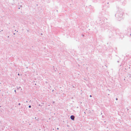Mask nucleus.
<instances>
[{"label":"nucleus","mask_w":131,"mask_h":131,"mask_svg":"<svg viewBox=\"0 0 131 131\" xmlns=\"http://www.w3.org/2000/svg\"><path fill=\"white\" fill-rule=\"evenodd\" d=\"M71 119L72 120H74V117L73 115H72L70 117Z\"/></svg>","instance_id":"f257e3e1"},{"label":"nucleus","mask_w":131,"mask_h":131,"mask_svg":"<svg viewBox=\"0 0 131 131\" xmlns=\"http://www.w3.org/2000/svg\"><path fill=\"white\" fill-rule=\"evenodd\" d=\"M31 107V106L30 105H29V108H30Z\"/></svg>","instance_id":"f03ea898"},{"label":"nucleus","mask_w":131,"mask_h":131,"mask_svg":"<svg viewBox=\"0 0 131 131\" xmlns=\"http://www.w3.org/2000/svg\"><path fill=\"white\" fill-rule=\"evenodd\" d=\"M20 105V103H19L18 104V105Z\"/></svg>","instance_id":"7ed1b4c3"},{"label":"nucleus","mask_w":131,"mask_h":131,"mask_svg":"<svg viewBox=\"0 0 131 131\" xmlns=\"http://www.w3.org/2000/svg\"><path fill=\"white\" fill-rule=\"evenodd\" d=\"M14 92H15V93H16V90H15L14 91Z\"/></svg>","instance_id":"20e7f679"},{"label":"nucleus","mask_w":131,"mask_h":131,"mask_svg":"<svg viewBox=\"0 0 131 131\" xmlns=\"http://www.w3.org/2000/svg\"><path fill=\"white\" fill-rule=\"evenodd\" d=\"M57 129L58 130L59 129V128H57Z\"/></svg>","instance_id":"39448f33"},{"label":"nucleus","mask_w":131,"mask_h":131,"mask_svg":"<svg viewBox=\"0 0 131 131\" xmlns=\"http://www.w3.org/2000/svg\"><path fill=\"white\" fill-rule=\"evenodd\" d=\"M90 97H92V96H91V95H90Z\"/></svg>","instance_id":"423d86ee"},{"label":"nucleus","mask_w":131,"mask_h":131,"mask_svg":"<svg viewBox=\"0 0 131 131\" xmlns=\"http://www.w3.org/2000/svg\"><path fill=\"white\" fill-rule=\"evenodd\" d=\"M18 75H19V73H18Z\"/></svg>","instance_id":"0eeeda50"},{"label":"nucleus","mask_w":131,"mask_h":131,"mask_svg":"<svg viewBox=\"0 0 131 131\" xmlns=\"http://www.w3.org/2000/svg\"><path fill=\"white\" fill-rule=\"evenodd\" d=\"M53 91V90H52V91Z\"/></svg>","instance_id":"6e6552de"},{"label":"nucleus","mask_w":131,"mask_h":131,"mask_svg":"<svg viewBox=\"0 0 131 131\" xmlns=\"http://www.w3.org/2000/svg\"><path fill=\"white\" fill-rule=\"evenodd\" d=\"M116 100H117V99H116Z\"/></svg>","instance_id":"1a4fd4ad"}]
</instances>
